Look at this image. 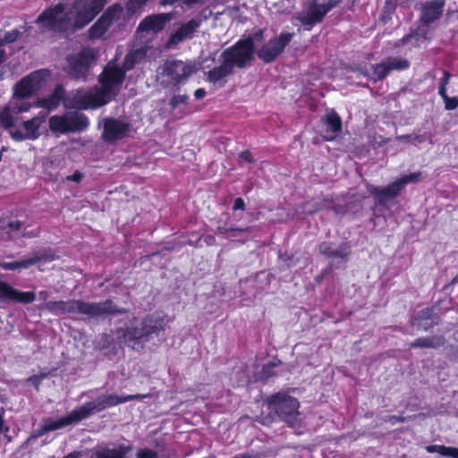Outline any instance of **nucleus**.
I'll return each mask as SVG.
<instances>
[{"label": "nucleus", "mask_w": 458, "mask_h": 458, "mask_svg": "<svg viewBox=\"0 0 458 458\" xmlns=\"http://www.w3.org/2000/svg\"><path fill=\"white\" fill-rule=\"evenodd\" d=\"M177 0H162L161 1V4L163 5H171L173 4H174Z\"/></svg>", "instance_id": "nucleus-54"}, {"label": "nucleus", "mask_w": 458, "mask_h": 458, "mask_svg": "<svg viewBox=\"0 0 458 458\" xmlns=\"http://www.w3.org/2000/svg\"><path fill=\"white\" fill-rule=\"evenodd\" d=\"M198 0H184V3L186 4H194L196 3Z\"/></svg>", "instance_id": "nucleus-56"}, {"label": "nucleus", "mask_w": 458, "mask_h": 458, "mask_svg": "<svg viewBox=\"0 0 458 458\" xmlns=\"http://www.w3.org/2000/svg\"><path fill=\"white\" fill-rule=\"evenodd\" d=\"M403 189V185L401 184L399 179H397L396 181L383 188L371 186L369 187V191L377 198L379 203L384 204L386 201L398 196Z\"/></svg>", "instance_id": "nucleus-22"}, {"label": "nucleus", "mask_w": 458, "mask_h": 458, "mask_svg": "<svg viewBox=\"0 0 458 458\" xmlns=\"http://www.w3.org/2000/svg\"><path fill=\"white\" fill-rule=\"evenodd\" d=\"M148 396V394H127V395H124V402L127 403L129 401H132V400H141L143 398H146Z\"/></svg>", "instance_id": "nucleus-44"}, {"label": "nucleus", "mask_w": 458, "mask_h": 458, "mask_svg": "<svg viewBox=\"0 0 458 458\" xmlns=\"http://www.w3.org/2000/svg\"><path fill=\"white\" fill-rule=\"evenodd\" d=\"M194 96L198 99L203 98L206 96V91L204 89H198L195 90Z\"/></svg>", "instance_id": "nucleus-49"}, {"label": "nucleus", "mask_w": 458, "mask_h": 458, "mask_svg": "<svg viewBox=\"0 0 458 458\" xmlns=\"http://www.w3.org/2000/svg\"><path fill=\"white\" fill-rule=\"evenodd\" d=\"M233 71V67L226 61L223 59L221 65L213 68L208 72V80L214 83L219 84L222 86L224 84V80L229 74H231Z\"/></svg>", "instance_id": "nucleus-24"}, {"label": "nucleus", "mask_w": 458, "mask_h": 458, "mask_svg": "<svg viewBox=\"0 0 458 458\" xmlns=\"http://www.w3.org/2000/svg\"><path fill=\"white\" fill-rule=\"evenodd\" d=\"M106 12H110L109 15L106 18V23H108V27L111 29L120 28L123 26L124 19H123V9L119 4H113L108 7Z\"/></svg>", "instance_id": "nucleus-27"}, {"label": "nucleus", "mask_w": 458, "mask_h": 458, "mask_svg": "<svg viewBox=\"0 0 458 458\" xmlns=\"http://www.w3.org/2000/svg\"><path fill=\"white\" fill-rule=\"evenodd\" d=\"M83 414L81 412V408L75 409L72 411L68 415L53 419L48 418L46 419L41 426L40 435L49 432V431H55L60 428H63L64 427H67L71 424L79 422L82 420H84Z\"/></svg>", "instance_id": "nucleus-16"}, {"label": "nucleus", "mask_w": 458, "mask_h": 458, "mask_svg": "<svg viewBox=\"0 0 458 458\" xmlns=\"http://www.w3.org/2000/svg\"><path fill=\"white\" fill-rule=\"evenodd\" d=\"M413 37H420L422 38H426V35L423 33L422 30H420L419 31L416 32L415 35H410V36H407L406 38H404L403 39L405 41H409L411 40Z\"/></svg>", "instance_id": "nucleus-47"}, {"label": "nucleus", "mask_w": 458, "mask_h": 458, "mask_svg": "<svg viewBox=\"0 0 458 458\" xmlns=\"http://www.w3.org/2000/svg\"><path fill=\"white\" fill-rule=\"evenodd\" d=\"M48 75L49 73L47 70H38L31 72L15 84L14 91L21 96V98H30L45 87Z\"/></svg>", "instance_id": "nucleus-10"}, {"label": "nucleus", "mask_w": 458, "mask_h": 458, "mask_svg": "<svg viewBox=\"0 0 458 458\" xmlns=\"http://www.w3.org/2000/svg\"><path fill=\"white\" fill-rule=\"evenodd\" d=\"M240 157L248 162H251L250 153L249 151H243L240 154Z\"/></svg>", "instance_id": "nucleus-51"}, {"label": "nucleus", "mask_w": 458, "mask_h": 458, "mask_svg": "<svg viewBox=\"0 0 458 458\" xmlns=\"http://www.w3.org/2000/svg\"><path fill=\"white\" fill-rule=\"evenodd\" d=\"M199 26L200 21L196 19H192L190 21L182 24L180 28L170 36L166 42V47L172 48L177 44L191 38Z\"/></svg>", "instance_id": "nucleus-19"}, {"label": "nucleus", "mask_w": 458, "mask_h": 458, "mask_svg": "<svg viewBox=\"0 0 458 458\" xmlns=\"http://www.w3.org/2000/svg\"><path fill=\"white\" fill-rule=\"evenodd\" d=\"M131 450V445H119L113 448H104L98 452V458H128Z\"/></svg>", "instance_id": "nucleus-29"}, {"label": "nucleus", "mask_w": 458, "mask_h": 458, "mask_svg": "<svg viewBox=\"0 0 458 458\" xmlns=\"http://www.w3.org/2000/svg\"><path fill=\"white\" fill-rule=\"evenodd\" d=\"M110 12H105L100 18L89 30V36L91 39H99L104 37L106 32L110 29L106 18Z\"/></svg>", "instance_id": "nucleus-28"}, {"label": "nucleus", "mask_w": 458, "mask_h": 458, "mask_svg": "<svg viewBox=\"0 0 458 458\" xmlns=\"http://www.w3.org/2000/svg\"><path fill=\"white\" fill-rule=\"evenodd\" d=\"M389 72L393 70L402 71L409 67V62L400 57H390L386 60Z\"/></svg>", "instance_id": "nucleus-34"}, {"label": "nucleus", "mask_w": 458, "mask_h": 458, "mask_svg": "<svg viewBox=\"0 0 458 458\" xmlns=\"http://www.w3.org/2000/svg\"><path fill=\"white\" fill-rule=\"evenodd\" d=\"M443 344L440 337H421L416 339L411 344V347L422 348H437Z\"/></svg>", "instance_id": "nucleus-33"}, {"label": "nucleus", "mask_w": 458, "mask_h": 458, "mask_svg": "<svg viewBox=\"0 0 458 458\" xmlns=\"http://www.w3.org/2000/svg\"><path fill=\"white\" fill-rule=\"evenodd\" d=\"M106 3L107 0H74L71 6L60 3L46 9L36 22L44 32L74 31L88 25Z\"/></svg>", "instance_id": "nucleus-2"}, {"label": "nucleus", "mask_w": 458, "mask_h": 458, "mask_svg": "<svg viewBox=\"0 0 458 458\" xmlns=\"http://www.w3.org/2000/svg\"><path fill=\"white\" fill-rule=\"evenodd\" d=\"M388 73L389 69L386 61L373 67V74L375 76V79L381 80L385 78Z\"/></svg>", "instance_id": "nucleus-35"}, {"label": "nucleus", "mask_w": 458, "mask_h": 458, "mask_svg": "<svg viewBox=\"0 0 458 458\" xmlns=\"http://www.w3.org/2000/svg\"><path fill=\"white\" fill-rule=\"evenodd\" d=\"M293 38V33L282 32L279 36L269 39L267 43L258 50L257 55L259 58L265 63L273 62L281 55Z\"/></svg>", "instance_id": "nucleus-12"}, {"label": "nucleus", "mask_w": 458, "mask_h": 458, "mask_svg": "<svg viewBox=\"0 0 458 458\" xmlns=\"http://www.w3.org/2000/svg\"><path fill=\"white\" fill-rule=\"evenodd\" d=\"M82 178H83V174L79 171H76L72 174L66 177V179L68 181H72V182H80L82 180Z\"/></svg>", "instance_id": "nucleus-43"}, {"label": "nucleus", "mask_w": 458, "mask_h": 458, "mask_svg": "<svg viewBox=\"0 0 458 458\" xmlns=\"http://www.w3.org/2000/svg\"><path fill=\"white\" fill-rule=\"evenodd\" d=\"M189 97L187 95H176L174 96L170 101V105L175 108L181 105H184L187 103Z\"/></svg>", "instance_id": "nucleus-39"}, {"label": "nucleus", "mask_w": 458, "mask_h": 458, "mask_svg": "<svg viewBox=\"0 0 458 458\" xmlns=\"http://www.w3.org/2000/svg\"><path fill=\"white\" fill-rule=\"evenodd\" d=\"M337 4V0H328L323 4L310 0L308 2L307 10L299 14L298 20L308 30H310L313 26L320 22L324 16L331 9L335 7Z\"/></svg>", "instance_id": "nucleus-9"}, {"label": "nucleus", "mask_w": 458, "mask_h": 458, "mask_svg": "<svg viewBox=\"0 0 458 458\" xmlns=\"http://www.w3.org/2000/svg\"><path fill=\"white\" fill-rule=\"evenodd\" d=\"M445 104V108L448 110L455 109L458 106V99L457 98H449L444 99Z\"/></svg>", "instance_id": "nucleus-41"}, {"label": "nucleus", "mask_w": 458, "mask_h": 458, "mask_svg": "<svg viewBox=\"0 0 458 458\" xmlns=\"http://www.w3.org/2000/svg\"><path fill=\"white\" fill-rule=\"evenodd\" d=\"M2 157H3V152L0 151V161L2 160Z\"/></svg>", "instance_id": "nucleus-60"}, {"label": "nucleus", "mask_w": 458, "mask_h": 458, "mask_svg": "<svg viewBox=\"0 0 458 458\" xmlns=\"http://www.w3.org/2000/svg\"><path fill=\"white\" fill-rule=\"evenodd\" d=\"M449 79H450V74L447 72H444L440 85H445V87L446 88V85L449 82Z\"/></svg>", "instance_id": "nucleus-48"}, {"label": "nucleus", "mask_w": 458, "mask_h": 458, "mask_svg": "<svg viewBox=\"0 0 458 458\" xmlns=\"http://www.w3.org/2000/svg\"><path fill=\"white\" fill-rule=\"evenodd\" d=\"M22 224L20 221H0V228L4 230H7V233H10L11 231H18L21 228Z\"/></svg>", "instance_id": "nucleus-36"}, {"label": "nucleus", "mask_w": 458, "mask_h": 458, "mask_svg": "<svg viewBox=\"0 0 458 458\" xmlns=\"http://www.w3.org/2000/svg\"><path fill=\"white\" fill-rule=\"evenodd\" d=\"M306 212L309 213V214H311L314 212L313 209H309V208H306Z\"/></svg>", "instance_id": "nucleus-59"}, {"label": "nucleus", "mask_w": 458, "mask_h": 458, "mask_svg": "<svg viewBox=\"0 0 458 458\" xmlns=\"http://www.w3.org/2000/svg\"><path fill=\"white\" fill-rule=\"evenodd\" d=\"M64 88L58 86L55 89L54 92L47 98H38L35 103L34 106L42 107L47 110H53L56 108L64 97Z\"/></svg>", "instance_id": "nucleus-25"}, {"label": "nucleus", "mask_w": 458, "mask_h": 458, "mask_svg": "<svg viewBox=\"0 0 458 458\" xmlns=\"http://www.w3.org/2000/svg\"><path fill=\"white\" fill-rule=\"evenodd\" d=\"M173 18L171 13H158L146 17L139 25L138 32L157 33L162 30L165 25Z\"/></svg>", "instance_id": "nucleus-20"}, {"label": "nucleus", "mask_w": 458, "mask_h": 458, "mask_svg": "<svg viewBox=\"0 0 458 458\" xmlns=\"http://www.w3.org/2000/svg\"><path fill=\"white\" fill-rule=\"evenodd\" d=\"M147 54L144 47L128 53L122 69L109 63L99 77L100 87L89 89H78L70 94L68 106L77 109H96L106 105L116 95L124 80L125 70L133 68Z\"/></svg>", "instance_id": "nucleus-1"}, {"label": "nucleus", "mask_w": 458, "mask_h": 458, "mask_svg": "<svg viewBox=\"0 0 458 458\" xmlns=\"http://www.w3.org/2000/svg\"><path fill=\"white\" fill-rule=\"evenodd\" d=\"M420 177H421V173L415 172V173H412V174H410L407 175H403L402 177L399 178V181H400L401 184L403 185V187H404L408 183L417 182L420 179Z\"/></svg>", "instance_id": "nucleus-37"}, {"label": "nucleus", "mask_w": 458, "mask_h": 458, "mask_svg": "<svg viewBox=\"0 0 458 458\" xmlns=\"http://www.w3.org/2000/svg\"><path fill=\"white\" fill-rule=\"evenodd\" d=\"M56 259V256L48 250H39L30 258L25 259L21 261L13 262H0V267L5 270H16L21 268H28L32 265L38 264L39 267L45 263L50 262Z\"/></svg>", "instance_id": "nucleus-15"}, {"label": "nucleus", "mask_w": 458, "mask_h": 458, "mask_svg": "<svg viewBox=\"0 0 458 458\" xmlns=\"http://www.w3.org/2000/svg\"><path fill=\"white\" fill-rule=\"evenodd\" d=\"M445 0H431L421 7L420 21L427 25L439 19L443 13Z\"/></svg>", "instance_id": "nucleus-21"}, {"label": "nucleus", "mask_w": 458, "mask_h": 458, "mask_svg": "<svg viewBox=\"0 0 458 458\" xmlns=\"http://www.w3.org/2000/svg\"><path fill=\"white\" fill-rule=\"evenodd\" d=\"M68 126L70 132L81 131L85 130L89 123L88 117L79 112H67L66 113Z\"/></svg>", "instance_id": "nucleus-26"}, {"label": "nucleus", "mask_w": 458, "mask_h": 458, "mask_svg": "<svg viewBox=\"0 0 458 458\" xmlns=\"http://www.w3.org/2000/svg\"><path fill=\"white\" fill-rule=\"evenodd\" d=\"M97 57V51L93 48H83L77 55L68 59L70 72L73 77H86L89 66Z\"/></svg>", "instance_id": "nucleus-13"}, {"label": "nucleus", "mask_w": 458, "mask_h": 458, "mask_svg": "<svg viewBox=\"0 0 458 458\" xmlns=\"http://www.w3.org/2000/svg\"><path fill=\"white\" fill-rule=\"evenodd\" d=\"M426 450L428 453H438L445 457L458 458V447L445 446L440 445H427Z\"/></svg>", "instance_id": "nucleus-32"}, {"label": "nucleus", "mask_w": 458, "mask_h": 458, "mask_svg": "<svg viewBox=\"0 0 458 458\" xmlns=\"http://www.w3.org/2000/svg\"><path fill=\"white\" fill-rule=\"evenodd\" d=\"M21 96L13 91V98L5 107L0 112V124L5 129H11L16 121L15 115L28 112L34 104L26 102Z\"/></svg>", "instance_id": "nucleus-11"}, {"label": "nucleus", "mask_w": 458, "mask_h": 458, "mask_svg": "<svg viewBox=\"0 0 458 458\" xmlns=\"http://www.w3.org/2000/svg\"><path fill=\"white\" fill-rule=\"evenodd\" d=\"M21 35L19 30H13L12 31L6 32L2 41L4 43H12L17 40Z\"/></svg>", "instance_id": "nucleus-38"}, {"label": "nucleus", "mask_w": 458, "mask_h": 458, "mask_svg": "<svg viewBox=\"0 0 458 458\" xmlns=\"http://www.w3.org/2000/svg\"><path fill=\"white\" fill-rule=\"evenodd\" d=\"M397 140L400 141H411V140L420 141V136H412V135H400L397 137Z\"/></svg>", "instance_id": "nucleus-45"}, {"label": "nucleus", "mask_w": 458, "mask_h": 458, "mask_svg": "<svg viewBox=\"0 0 458 458\" xmlns=\"http://www.w3.org/2000/svg\"><path fill=\"white\" fill-rule=\"evenodd\" d=\"M244 208H245L244 200L242 198H237L233 204V209L234 210H237V209L242 210V209H244Z\"/></svg>", "instance_id": "nucleus-46"}, {"label": "nucleus", "mask_w": 458, "mask_h": 458, "mask_svg": "<svg viewBox=\"0 0 458 458\" xmlns=\"http://www.w3.org/2000/svg\"><path fill=\"white\" fill-rule=\"evenodd\" d=\"M136 457L137 458H158L157 453L156 451H153V450H150L148 448L139 450Z\"/></svg>", "instance_id": "nucleus-40"}, {"label": "nucleus", "mask_w": 458, "mask_h": 458, "mask_svg": "<svg viewBox=\"0 0 458 458\" xmlns=\"http://www.w3.org/2000/svg\"><path fill=\"white\" fill-rule=\"evenodd\" d=\"M47 113L39 112L38 115L31 119L26 120L21 123V128L8 129L10 131V137L15 141L23 140H35L41 135L40 129L46 123Z\"/></svg>", "instance_id": "nucleus-7"}, {"label": "nucleus", "mask_w": 458, "mask_h": 458, "mask_svg": "<svg viewBox=\"0 0 458 458\" xmlns=\"http://www.w3.org/2000/svg\"><path fill=\"white\" fill-rule=\"evenodd\" d=\"M262 35H263L262 30H259V32L256 34V36H259V37H262Z\"/></svg>", "instance_id": "nucleus-57"}, {"label": "nucleus", "mask_w": 458, "mask_h": 458, "mask_svg": "<svg viewBox=\"0 0 458 458\" xmlns=\"http://www.w3.org/2000/svg\"><path fill=\"white\" fill-rule=\"evenodd\" d=\"M49 296H50V293L47 291H41L38 293V298H39V300H42V301H47Z\"/></svg>", "instance_id": "nucleus-52"}, {"label": "nucleus", "mask_w": 458, "mask_h": 458, "mask_svg": "<svg viewBox=\"0 0 458 458\" xmlns=\"http://www.w3.org/2000/svg\"><path fill=\"white\" fill-rule=\"evenodd\" d=\"M193 66L189 63L179 60L166 61L160 66L157 72V81L163 85H177L187 80L193 72Z\"/></svg>", "instance_id": "nucleus-5"}, {"label": "nucleus", "mask_w": 458, "mask_h": 458, "mask_svg": "<svg viewBox=\"0 0 458 458\" xmlns=\"http://www.w3.org/2000/svg\"><path fill=\"white\" fill-rule=\"evenodd\" d=\"M268 408L275 411L281 420L295 428L300 424L299 402L286 394L278 393L267 400Z\"/></svg>", "instance_id": "nucleus-4"}, {"label": "nucleus", "mask_w": 458, "mask_h": 458, "mask_svg": "<svg viewBox=\"0 0 458 458\" xmlns=\"http://www.w3.org/2000/svg\"><path fill=\"white\" fill-rule=\"evenodd\" d=\"M40 309L47 310L55 316L66 313H79L89 317H99L121 312L111 300L97 303L84 302L78 300L47 301L40 306Z\"/></svg>", "instance_id": "nucleus-3"}, {"label": "nucleus", "mask_w": 458, "mask_h": 458, "mask_svg": "<svg viewBox=\"0 0 458 458\" xmlns=\"http://www.w3.org/2000/svg\"><path fill=\"white\" fill-rule=\"evenodd\" d=\"M248 231L249 230L247 228L231 229V230L228 231L226 237H228V238L236 237V236H238L241 233H247Z\"/></svg>", "instance_id": "nucleus-42"}, {"label": "nucleus", "mask_w": 458, "mask_h": 458, "mask_svg": "<svg viewBox=\"0 0 458 458\" xmlns=\"http://www.w3.org/2000/svg\"><path fill=\"white\" fill-rule=\"evenodd\" d=\"M4 61V53L0 51V64Z\"/></svg>", "instance_id": "nucleus-55"}, {"label": "nucleus", "mask_w": 458, "mask_h": 458, "mask_svg": "<svg viewBox=\"0 0 458 458\" xmlns=\"http://www.w3.org/2000/svg\"><path fill=\"white\" fill-rule=\"evenodd\" d=\"M423 312V319H430V310H425L422 311Z\"/></svg>", "instance_id": "nucleus-53"}, {"label": "nucleus", "mask_w": 458, "mask_h": 458, "mask_svg": "<svg viewBox=\"0 0 458 458\" xmlns=\"http://www.w3.org/2000/svg\"><path fill=\"white\" fill-rule=\"evenodd\" d=\"M124 403V395L119 396L116 394H107L98 396L95 400L84 403L80 408L81 412L86 419L96 412H99L105 409Z\"/></svg>", "instance_id": "nucleus-14"}, {"label": "nucleus", "mask_w": 458, "mask_h": 458, "mask_svg": "<svg viewBox=\"0 0 458 458\" xmlns=\"http://www.w3.org/2000/svg\"><path fill=\"white\" fill-rule=\"evenodd\" d=\"M248 381H249V380H248V378H244V379H242V380H241V383H240V384L243 385V384H245V383H248Z\"/></svg>", "instance_id": "nucleus-58"}, {"label": "nucleus", "mask_w": 458, "mask_h": 458, "mask_svg": "<svg viewBox=\"0 0 458 458\" xmlns=\"http://www.w3.org/2000/svg\"><path fill=\"white\" fill-rule=\"evenodd\" d=\"M0 299L4 301L28 304L36 300V293L34 292H20L7 283L0 281Z\"/></svg>", "instance_id": "nucleus-17"}, {"label": "nucleus", "mask_w": 458, "mask_h": 458, "mask_svg": "<svg viewBox=\"0 0 458 458\" xmlns=\"http://www.w3.org/2000/svg\"><path fill=\"white\" fill-rule=\"evenodd\" d=\"M165 322L159 315H152L144 319L135 318L124 333L127 341L141 340L151 334L164 330Z\"/></svg>", "instance_id": "nucleus-6"}, {"label": "nucleus", "mask_w": 458, "mask_h": 458, "mask_svg": "<svg viewBox=\"0 0 458 458\" xmlns=\"http://www.w3.org/2000/svg\"><path fill=\"white\" fill-rule=\"evenodd\" d=\"M319 251L329 258L344 259L349 254V247L346 244L334 249L329 243L323 242L319 245Z\"/></svg>", "instance_id": "nucleus-30"}, {"label": "nucleus", "mask_w": 458, "mask_h": 458, "mask_svg": "<svg viewBox=\"0 0 458 458\" xmlns=\"http://www.w3.org/2000/svg\"><path fill=\"white\" fill-rule=\"evenodd\" d=\"M325 130L322 136L326 140H333L342 128L340 117L335 112L328 113L322 120Z\"/></svg>", "instance_id": "nucleus-23"}, {"label": "nucleus", "mask_w": 458, "mask_h": 458, "mask_svg": "<svg viewBox=\"0 0 458 458\" xmlns=\"http://www.w3.org/2000/svg\"><path fill=\"white\" fill-rule=\"evenodd\" d=\"M129 123L117 119H106L104 121L103 138L106 141L122 139L129 132Z\"/></svg>", "instance_id": "nucleus-18"}, {"label": "nucleus", "mask_w": 458, "mask_h": 458, "mask_svg": "<svg viewBox=\"0 0 458 458\" xmlns=\"http://www.w3.org/2000/svg\"><path fill=\"white\" fill-rule=\"evenodd\" d=\"M254 46L251 38L239 40L234 46L222 53L223 59L233 66L245 67L253 57Z\"/></svg>", "instance_id": "nucleus-8"}, {"label": "nucleus", "mask_w": 458, "mask_h": 458, "mask_svg": "<svg viewBox=\"0 0 458 458\" xmlns=\"http://www.w3.org/2000/svg\"><path fill=\"white\" fill-rule=\"evenodd\" d=\"M66 113L63 115H54L49 119V128L54 132L68 133L70 127L68 126V120L66 119Z\"/></svg>", "instance_id": "nucleus-31"}, {"label": "nucleus", "mask_w": 458, "mask_h": 458, "mask_svg": "<svg viewBox=\"0 0 458 458\" xmlns=\"http://www.w3.org/2000/svg\"><path fill=\"white\" fill-rule=\"evenodd\" d=\"M438 94L443 98V99H445L448 97L446 95V88L445 87V85H439Z\"/></svg>", "instance_id": "nucleus-50"}]
</instances>
